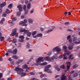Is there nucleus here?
<instances>
[{"label": "nucleus", "instance_id": "nucleus-18", "mask_svg": "<svg viewBox=\"0 0 80 80\" xmlns=\"http://www.w3.org/2000/svg\"><path fill=\"white\" fill-rule=\"evenodd\" d=\"M5 5H6V3L5 2H3L2 3L0 4V7L2 8L3 7H4V6H5Z\"/></svg>", "mask_w": 80, "mask_h": 80}, {"label": "nucleus", "instance_id": "nucleus-23", "mask_svg": "<svg viewBox=\"0 0 80 80\" xmlns=\"http://www.w3.org/2000/svg\"><path fill=\"white\" fill-rule=\"evenodd\" d=\"M12 58H14V59H18L19 57L18 56L16 55H13L12 57Z\"/></svg>", "mask_w": 80, "mask_h": 80}, {"label": "nucleus", "instance_id": "nucleus-35", "mask_svg": "<svg viewBox=\"0 0 80 80\" xmlns=\"http://www.w3.org/2000/svg\"><path fill=\"white\" fill-rule=\"evenodd\" d=\"M26 47L27 48H28L30 47V44H29V43L27 42V45L26 46Z\"/></svg>", "mask_w": 80, "mask_h": 80}, {"label": "nucleus", "instance_id": "nucleus-12", "mask_svg": "<svg viewBox=\"0 0 80 80\" xmlns=\"http://www.w3.org/2000/svg\"><path fill=\"white\" fill-rule=\"evenodd\" d=\"M19 37V38H20V39L19 40V42H21L23 41V39L24 38V36H20Z\"/></svg>", "mask_w": 80, "mask_h": 80}, {"label": "nucleus", "instance_id": "nucleus-37", "mask_svg": "<svg viewBox=\"0 0 80 80\" xmlns=\"http://www.w3.org/2000/svg\"><path fill=\"white\" fill-rule=\"evenodd\" d=\"M60 68H62V69H64L65 68V66L64 65H62L60 67Z\"/></svg>", "mask_w": 80, "mask_h": 80}, {"label": "nucleus", "instance_id": "nucleus-45", "mask_svg": "<svg viewBox=\"0 0 80 80\" xmlns=\"http://www.w3.org/2000/svg\"><path fill=\"white\" fill-rule=\"evenodd\" d=\"M74 72H75V71H71V72H70L69 73L70 74H72V73H74Z\"/></svg>", "mask_w": 80, "mask_h": 80}, {"label": "nucleus", "instance_id": "nucleus-5", "mask_svg": "<svg viewBox=\"0 0 80 80\" xmlns=\"http://www.w3.org/2000/svg\"><path fill=\"white\" fill-rule=\"evenodd\" d=\"M70 53V52H68V54L67 53L65 52L63 55L62 56L60 55L59 57V58H63V59H66L68 58V56L69 55V54Z\"/></svg>", "mask_w": 80, "mask_h": 80}, {"label": "nucleus", "instance_id": "nucleus-40", "mask_svg": "<svg viewBox=\"0 0 80 80\" xmlns=\"http://www.w3.org/2000/svg\"><path fill=\"white\" fill-rule=\"evenodd\" d=\"M71 37V36L70 35H69V36H68L67 37V40H69V39H70Z\"/></svg>", "mask_w": 80, "mask_h": 80}, {"label": "nucleus", "instance_id": "nucleus-33", "mask_svg": "<svg viewBox=\"0 0 80 80\" xmlns=\"http://www.w3.org/2000/svg\"><path fill=\"white\" fill-rule=\"evenodd\" d=\"M21 15V12L20 11L18 12L17 13V16H20Z\"/></svg>", "mask_w": 80, "mask_h": 80}, {"label": "nucleus", "instance_id": "nucleus-16", "mask_svg": "<svg viewBox=\"0 0 80 80\" xmlns=\"http://www.w3.org/2000/svg\"><path fill=\"white\" fill-rule=\"evenodd\" d=\"M61 80H67V78L65 74H62L61 77Z\"/></svg>", "mask_w": 80, "mask_h": 80}, {"label": "nucleus", "instance_id": "nucleus-27", "mask_svg": "<svg viewBox=\"0 0 80 80\" xmlns=\"http://www.w3.org/2000/svg\"><path fill=\"white\" fill-rule=\"evenodd\" d=\"M42 35H43L42 33H39L36 35V37H41Z\"/></svg>", "mask_w": 80, "mask_h": 80}, {"label": "nucleus", "instance_id": "nucleus-34", "mask_svg": "<svg viewBox=\"0 0 80 80\" xmlns=\"http://www.w3.org/2000/svg\"><path fill=\"white\" fill-rule=\"evenodd\" d=\"M6 13H10V10H8V9H7L6 10Z\"/></svg>", "mask_w": 80, "mask_h": 80}, {"label": "nucleus", "instance_id": "nucleus-53", "mask_svg": "<svg viewBox=\"0 0 80 80\" xmlns=\"http://www.w3.org/2000/svg\"><path fill=\"white\" fill-rule=\"evenodd\" d=\"M8 60V61H10V62H11V61H12V58H9Z\"/></svg>", "mask_w": 80, "mask_h": 80}, {"label": "nucleus", "instance_id": "nucleus-32", "mask_svg": "<svg viewBox=\"0 0 80 80\" xmlns=\"http://www.w3.org/2000/svg\"><path fill=\"white\" fill-rule=\"evenodd\" d=\"M17 42V39L16 38H14L12 40V43H16Z\"/></svg>", "mask_w": 80, "mask_h": 80}, {"label": "nucleus", "instance_id": "nucleus-46", "mask_svg": "<svg viewBox=\"0 0 80 80\" xmlns=\"http://www.w3.org/2000/svg\"><path fill=\"white\" fill-rule=\"evenodd\" d=\"M67 30L68 32H72V30H71L70 29H67Z\"/></svg>", "mask_w": 80, "mask_h": 80}, {"label": "nucleus", "instance_id": "nucleus-41", "mask_svg": "<svg viewBox=\"0 0 80 80\" xmlns=\"http://www.w3.org/2000/svg\"><path fill=\"white\" fill-rule=\"evenodd\" d=\"M12 21H16L17 20V18H14L12 19Z\"/></svg>", "mask_w": 80, "mask_h": 80}, {"label": "nucleus", "instance_id": "nucleus-49", "mask_svg": "<svg viewBox=\"0 0 80 80\" xmlns=\"http://www.w3.org/2000/svg\"><path fill=\"white\" fill-rule=\"evenodd\" d=\"M34 11V10L33 9H32L30 12V13H32Z\"/></svg>", "mask_w": 80, "mask_h": 80}, {"label": "nucleus", "instance_id": "nucleus-54", "mask_svg": "<svg viewBox=\"0 0 80 80\" xmlns=\"http://www.w3.org/2000/svg\"><path fill=\"white\" fill-rule=\"evenodd\" d=\"M60 77V75H57L55 76V78H58V77Z\"/></svg>", "mask_w": 80, "mask_h": 80}, {"label": "nucleus", "instance_id": "nucleus-2", "mask_svg": "<svg viewBox=\"0 0 80 80\" xmlns=\"http://www.w3.org/2000/svg\"><path fill=\"white\" fill-rule=\"evenodd\" d=\"M44 60H47V61L52 62V59L49 56H47L44 58L43 57L39 58L37 59L36 61V62L35 63L36 65H39L40 62H43L44 61Z\"/></svg>", "mask_w": 80, "mask_h": 80}, {"label": "nucleus", "instance_id": "nucleus-31", "mask_svg": "<svg viewBox=\"0 0 80 80\" xmlns=\"http://www.w3.org/2000/svg\"><path fill=\"white\" fill-rule=\"evenodd\" d=\"M51 55H52V52H49L47 54V55L48 56H50Z\"/></svg>", "mask_w": 80, "mask_h": 80}, {"label": "nucleus", "instance_id": "nucleus-55", "mask_svg": "<svg viewBox=\"0 0 80 80\" xmlns=\"http://www.w3.org/2000/svg\"><path fill=\"white\" fill-rule=\"evenodd\" d=\"M41 31H43L44 29L43 28H40Z\"/></svg>", "mask_w": 80, "mask_h": 80}, {"label": "nucleus", "instance_id": "nucleus-36", "mask_svg": "<svg viewBox=\"0 0 80 80\" xmlns=\"http://www.w3.org/2000/svg\"><path fill=\"white\" fill-rule=\"evenodd\" d=\"M12 4H10L8 6V8H11L12 7Z\"/></svg>", "mask_w": 80, "mask_h": 80}, {"label": "nucleus", "instance_id": "nucleus-6", "mask_svg": "<svg viewBox=\"0 0 80 80\" xmlns=\"http://www.w3.org/2000/svg\"><path fill=\"white\" fill-rule=\"evenodd\" d=\"M28 32V30H26L25 29H21L20 30V32H24V33H27V36L30 37L32 34V32Z\"/></svg>", "mask_w": 80, "mask_h": 80}, {"label": "nucleus", "instance_id": "nucleus-4", "mask_svg": "<svg viewBox=\"0 0 80 80\" xmlns=\"http://www.w3.org/2000/svg\"><path fill=\"white\" fill-rule=\"evenodd\" d=\"M20 65H18L17 67H16L15 69V70L17 72L18 74L21 75L22 77H23L26 75V73L25 72H23V70L22 68H20Z\"/></svg>", "mask_w": 80, "mask_h": 80}, {"label": "nucleus", "instance_id": "nucleus-56", "mask_svg": "<svg viewBox=\"0 0 80 80\" xmlns=\"http://www.w3.org/2000/svg\"><path fill=\"white\" fill-rule=\"evenodd\" d=\"M2 77V73H0V78H1Z\"/></svg>", "mask_w": 80, "mask_h": 80}, {"label": "nucleus", "instance_id": "nucleus-60", "mask_svg": "<svg viewBox=\"0 0 80 80\" xmlns=\"http://www.w3.org/2000/svg\"><path fill=\"white\" fill-rule=\"evenodd\" d=\"M65 15H67L68 14V12H64Z\"/></svg>", "mask_w": 80, "mask_h": 80}, {"label": "nucleus", "instance_id": "nucleus-8", "mask_svg": "<svg viewBox=\"0 0 80 80\" xmlns=\"http://www.w3.org/2000/svg\"><path fill=\"white\" fill-rule=\"evenodd\" d=\"M17 28L13 29L12 30V32L11 34V36L12 37H13V36H14L15 34H17Z\"/></svg>", "mask_w": 80, "mask_h": 80}, {"label": "nucleus", "instance_id": "nucleus-64", "mask_svg": "<svg viewBox=\"0 0 80 80\" xmlns=\"http://www.w3.org/2000/svg\"><path fill=\"white\" fill-rule=\"evenodd\" d=\"M47 80V78H45L42 79V80Z\"/></svg>", "mask_w": 80, "mask_h": 80}, {"label": "nucleus", "instance_id": "nucleus-19", "mask_svg": "<svg viewBox=\"0 0 80 80\" xmlns=\"http://www.w3.org/2000/svg\"><path fill=\"white\" fill-rule=\"evenodd\" d=\"M4 39H5V38L3 37H2V33L0 32V40L1 41H3L4 40Z\"/></svg>", "mask_w": 80, "mask_h": 80}, {"label": "nucleus", "instance_id": "nucleus-29", "mask_svg": "<svg viewBox=\"0 0 80 80\" xmlns=\"http://www.w3.org/2000/svg\"><path fill=\"white\" fill-rule=\"evenodd\" d=\"M72 55H69V60H73V58L72 57Z\"/></svg>", "mask_w": 80, "mask_h": 80}, {"label": "nucleus", "instance_id": "nucleus-24", "mask_svg": "<svg viewBox=\"0 0 80 80\" xmlns=\"http://www.w3.org/2000/svg\"><path fill=\"white\" fill-rule=\"evenodd\" d=\"M30 8H31V4L30 3H29L27 6V8L28 10V9H30Z\"/></svg>", "mask_w": 80, "mask_h": 80}, {"label": "nucleus", "instance_id": "nucleus-47", "mask_svg": "<svg viewBox=\"0 0 80 80\" xmlns=\"http://www.w3.org/2000/svg\"><path fill=\"white\" fill-rule=\"evenodd\" d=\"M21 18H25V16L23 15H22L21 16Z\"/></svg>", "mask_w": 80, "mask_h": 80}, {"label": "nucleus", "instance_id": "nucleus-39", "mask_svg": "<svg viewBox=\"0 0 80 80\" xmlns=\"http://www.w3.org/2000/svg\"><path fill=\"white\" fill-rule=\"evenodd\" d=\"M45 76H46V74H42L40 75V77L41 78H42V77H45Z\"/></svg>", "mask_w": 80, "mask_h": 80}, {"label": "nucleus", "instance_id": "nucleus-58", "mask_svg": "<svg viewBox=\"0 0 80 80\" xmlns=\"http://www.w3.org/2000/svg\"><path fill=\"white\" fill-rule=\"evenodd\" d=\"M3 60V59L2 58H0V61H2Z\"/></svg>", "mask_w": 80, "mask_h": 80}, {"label": "nucleus", "instance_id": "nucleus-13", "mask_svg": "<svg viewBox=\"0 0 80 80\" xmlns=\"http://www.w3.org/2000/svg\"><path fill=\"white\" fill-rule=\"evenodd\" d=\"M22 68H26V71H27L28 69H29V67L26 64H24L22 66Z\"/></svg>", "mask_w": 80, "mask_h": 80}, {"label": "nucleus", "instance_id": "nucleus-28", "mask_svg": "<svg viewBox=\"0 0 80 80\" xmlns=\"http://www.w3.org/2000/svg\"><path fill=\"white\" fill-rule=\"evenodd\" d=\"M47 62H43L42 63H40V65H47Z\"/></svg>", "mask_w": 80, "mask_h": 80}, {"label": "nucleus", "instance_id": "nucleus-10", "mask_svg": "<svg viewBox=\"0 0 80 80\" xmlns=\"http://www.w3.org/2000/svg\"><path fill=\"white\" fill-rule=\"evenodd\" d=\"M71 65V63L70 62H68L67 63V68L66 69V70L65 71V72H67V71L68 70H69V68H70V65Z\"/></svg>", "mask_w": 80, "mask_h": 80}, {"label": "nucleus", "instance_id": "nucleus-25", "mask_svg": "<svg viewBox=\"0 0 80 80\" xmlns=\"http://www.w3.org/2000/svg\"><path fill=\"white\" fill-rule=\"evenodd\" d=\"M52 31H53V29L49 30L48 31H47L46 32H44V34H45V33H49V32H52Z\"/></svg>", "mask_w": 80, "mask_h": 80}, {"label": "nucleus", "instance_id": "nucleus-20", "mask_svg": "<svg viewBox=\"0 0 80 80\" xmlns=\"http://www.w3.org/2000/svg\"><path fill=\"white\" fill-rule=\"evenodd\" d=\"M17 53V49H14L13 51L12 52V54H13V55H16Z\"/></svg>", "mask_w": 80, "mask_h": 80}, {"label": "nucleus", "instance_id": "nucleus-42", "mask_svg": "<svg viewBox=\"0 0 80 80\" xmlns=\"http://www.w3.org/2000/svg\"><path fill=\"white\" fill-rule=\"evenodd\" d=\"M8 53H12V51L11 50H9L8 51Z\"/></svg>", "mask_w": 80, "mask_h": 80}, {"label": "nucleus", "instance_id": "nucleus-14", "mask_svg": "<svg viewBox=\"0 0 80 80\" xmlns=\"http://www.w3.org/2000/svg\"><path fill=\"white\" fill-rule=\"evenodd\" d=\"M17 7L19 9V12H22V8L23 7V6L19 5Z\"/></svg>", "mask_w": 80, "mask_h": 80}, {"label": "nucleus", "instance_id": "nucleus-48", "mask_svg": "<svg viewBox=\"0 0 80 80\" xmlns=\"http://www.w3.org/2000/svg\"><path fill=\"white\" fill-rule=\"evenodd\" d=\"M28 3V0H25V3L27 4V3Z\"/></svg>", "mask_w": 80, "mask_h": 80}, {"label": "nucleus", "instance_id": "nucleus-26", "mask_svg": "<svg viewBox=\"0 0 80 80\" xmlns=\"http://www.w3.org/2000/svg\"><path fill=\"white\" fill-rule=\"evenodd\" d=\"M55 68L56 70H57L58 71H60V68H58V66H56L55 67Z\"/></svg>", "mask_w": 80, "mask_h": 80}, {"label": "nucleus", "instance_id": "nucleus-44", "mask_svg": "<svg viewBox=\"0 0 80 80\" xmlns=\"http://www.w3.org/2000/svg\"><path fill=\"white\" fill-rule=\"evenodd\" d=\"M30 75H35V73L33 72H31L30 73Z\"/></svg>", "mask_w": 80, "mask_h": 80}, {"label": "nucleus", "instance_id": "nucleus-1", "mask_svg": "<svg viewBox=\"0 0 80 80\" xmlns=\"http://www.w3.org/2000/svg\"><path fill=\"white\" fill-rule=\"evenodd\" d=\"M52 52H56V53L55 54V55L51 58L52 62H55V61L54 60L58 58V57L57 55H58L59 53H60V52H61V48H60L59 46H56L52 49Z\"/></svg>", "mask_w": 80, "mask_h": 80}, {"label": "nucleus", "instance_id": "nucleus-11", "mask_svg": "<svg viewBox=\"0 0 80 80\" xmlns=\"http://www.w3.org/2000/svg\"><path fill=\"white\" fill-rule=\"evenodd\" d=\"M67 46L66 45H64L62 47V48L64 50H65L66 52L65 53H66V54H68V52H68L67 51Z\"/></svg>", "mask_w": 80, "mask_h": 80}, {"label": "nucleus", "instance_id": "nucleus-21", "mask_svg": "<svg viewBox=\"0 0 80 80\" xmlns=\"http://www.w3.org/2000/svg\"><path fill=\"white\" fill-rule=\"evenodd\" d=\"M24 23V22H23L21 21L19 22V24L20 25H22V24H23L22 26H25V27H27V24L25 23L23 24Z\"/></svg>", "mask_w": 80, "mask_h": 80}, {"label": "nucleus", "instance_id": "nucleus-9", "mask_svg": "<svg viewBox=\"0 0 80 80\" xmlns=\"http://www.w3.org/2000/svg\"><path fill=\"white\" fill-rule=\"evenodd\" d=\"M26 7H27V6L26 5H24L23 7V9L25 11L24 14L27 15V13H28V9H26Z\"/></svg>", "mask_w": 80, "mask_h": 80}, {"label": "nucleus", "instance_id": "nucleus-63", "mask_svg": "<svg viewBox=\"0 0 80 80\" xmlns=\"http://www.w3.org/2000/svg\"><path fill=\"white\" fill-rule=\"evenodd\" d=\"M78 57H80V53L78 54Z\"/></svg>", "mask_w": 80, "mask_h": 80}, {"label": "nucleus", "instance_id": "nucleus-3", "mask_svg": "<svg viewBox=\"0 0 80 80\" xmlns=\"http://www.w3.org/2000/svg\"><path fill=\"white\" fill-rule=\"evenodd\" d=\"M73 42L72 45L70 44L69 47H68V48L69 50H72L73 48V45L74 44H80V38H79L78 39L76 37L74 38L73 40Z\"/></svg>", "mask_w": 80, "mask_h": 80}, {"label": "nucleus", "instance_id": "nucleus-38", "mask_svg": "<svg viewBox=\"0 0 80 80\" xmlns=\"http://www.w3.org/2000/svg\"><path fill=\"white\" fill-rule=\"evenodd\" d=\"M78 65L77 64L74 65L73 66V68H77V67H78Z\"/></svg>", "mask_w": 80, "mask_h": 80}, {"label": "nucleus", "instance_id": "nucleus-17", "mask_svg": "<svg viewBox=\"0 0 80 80\" xmlns=\"http://www.w3.org/2000/svg\"><path fill=\"white\" fill-rule=\"evenodd\" d=\"M37 31H35L34 32H32V37L33 38H37V36L35 35V34L37 33Z\"/></svg>", "mask_w": 80, "mask_h": 80}, {"label": "nucleus", "instance_id": "nucleus-30", "mask_svg": "<svg viewBox=\"0 0 80 80\" xmlns=\"http://www.w3.org/2000/svg\"><path fill=\"white\" fill-rule=\"evenodd\" d=\"M5 21V19L3 18L0 21V24H2L3 23V22Z\"/></svg>", "mask_w": 80, "mask_h": 80}, {"label": "nucleus", "instance_id": "nucleus-52", "mask_svg": "<svg viewBox=\"0 0 80 80\" xmlns=\"http://www.w3.org/2000/svg\"><path fill=\"white\" fill-rule=\"evenodd\" d=\"M69 42L70 43H71V42H72V39H69Z\"/></svg>", "mask_w": 80, "mask_h": 80}, {"label": "nucleus", "instance_id": "nucleus-22", "mask_svg": "<svg viewBox=\"0 0 80 80\" xmlns=\"http://www.w3.org/2000/svg\"><path fill=\"white\" fill-rule=\"evenodd\" d=\"M23 59H19L18 61L16 62L17 64H19V63H22L23 62Z\"/></svg>", "mask_w": 80, "mask_h": 80}, {"label": "nucleus", "instance_id": "nucleus-62", "mask_svg": "<svg viewBox=\"0 0 80 80\" xmlns=\"http://www.w3.org/2000/svg\"><path fill=\"white\" fill-rule=\"evenodd\" d=\"M68 15H70V14H71V12H68Z\"/></svg>", "mask_w": 80, "mask_h": 80}, {"label": "nucleus", "instance_id": "nucleus-43", "mask_svg": "<svg viewBox=\"0 0 80 80\" xmlns=\"http://www.w3.org/2000/svg\"><path fill=\"white\" fill-rule=\"evenodd\" d=\"M2 16L3 17H5L7 16V14H6V13H4L2 15Z\"/></svg>", "mask_w": 80, "mask_h": 80}, {"label": "nucleus", "instance_id": "nucleus-50", "mask_svg": "<svg viewBox=\"0 0 80 80\" xmlns=\"http://www.w3.org/2000/svg\"><path fill=\"white\" fill-rule=\"evenodd\" d=\"M65 24L66 25H69V23L68 22H66L65 23Z\"/></svg>", "mask_w": 80, "mask_h": 80}, {"label": "nucleus", "instance_id": "nucleus-15", "mask_svg": "<svg viewBox=\"0 0 80 80\" xmlns=\"http://www.w3.org/2000/svg\"><path fill=\"white\" fill-rule=\"evenodd\" d=\"M28 22L30 24H32L33 22V19L31 18H29L28 19Z\"/></svg>", "mask_w": 80, "mask_h": 80}, {"label": "nucleus", "instance_id": "nucleus-7", "mask_svg": "<svg viewBox=\"0 0 80 80\" xmlns=\"http://www.w3.org/2000/svg\"><path fill=\"white\" fill-rule=\"evenodd\" d=\"M51 66L50 65H49L46 66L45 67V69H44V71L45 72H48L49 73H52V71L51 70H50L49 69H48V68H50L51 67Z\"/></svg>", "mask_w": 80, "mask_h": 80}, {"label": "nucleus", "instance_id": "nucleus-61", "mask_svg": "<svg viewBox=\"0 0 80 80\" xmlns=\"http://www.w3.org/2000/svg\"><path fill=\"white\" fill-rule=\"evenodd\" d=\"M26 40H29V39H30V38H28L27 37H26Z\"/></svg>", "mask_w": 80, "mask_h": 80}, {"label": "nucleus", "instance_id": "nucleus-57", "mask_svg": "<svg viewBox=\"0 0 80 80\" xmlns=\"http://www.w3.org/2000/svg\"><path fill=\"white\" fill-rule=\"evenodd\" d=\"M7 80H12L10 78H9L7 79Z\"/></svg>", "mask_w": 80, "mask_h": 80}, {"label": "nucleus", "instance_id": "nucleus-59", "mask_svg": "<svg viewBox=\"0 0 80 80\" xmlns=\"http://www.w3.org/2000/svg\"><path fill=\"white\" fill-rule=\"evenodd\" d=\"M2 12V9L0 8V14Z\"/></svg>", "mask_w": 80, "mask_h": 80}, {"label": "nucleus", "instance_id": "nucleus-51", "mask_svg": "<svg viewBox=\"0 0 80 80\" xmlns=\"http://www.w3.org/2000/svg\"><path fill=\"white\" fill-rule=\"evenodd\" d=\"M24 23H27V20L26 19H24Z\"/></svg>", "mask_w": 80, "mask_h": 80}]
</instances>
